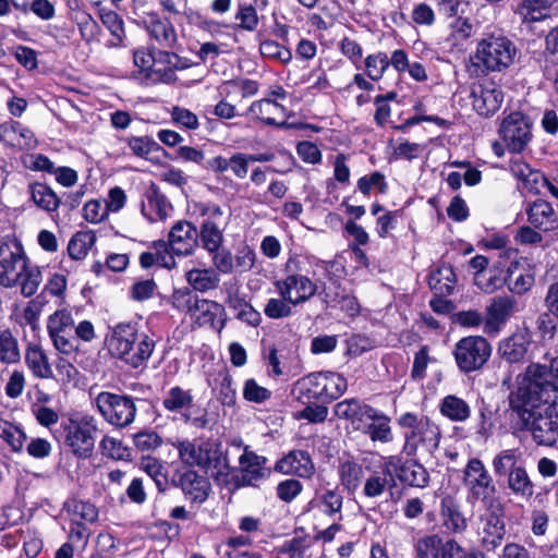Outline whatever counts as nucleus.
Returning <instances> with one entry per match:
<instances>
[{"label": "nucleus", "instance_id": "obj_1", "mask_svg": "<svg viewBox=\"0 0 558 558\" xmlns=\"http://www.w3.org/2000/svg\"><path fill=\"white\" fill-rule=\"evenodd\" d=\"M558 355L530 364L518 376V386L509 395V405L518 416V429L529 430L538 446L558 441Z\"/></svg>", "mask_w": 558, "mask_h": 558}, {"label": "nucleus", "instance_id": "obj_2", "mask_svg": "<svg viewBox=\"0 0 558 558\" xmlns=\"http://www.w3.org/2000/svg\"><path fill=\"white\" fill-rule=\"evenodd\" d=\"M106 341L109 353L131 368L145 366L156 347L155 339L140 331L132 323H120L112 327Z\"/></svg>", "mask_w": 558, "mask_h": 558}, {"label": "nucleus", "instance_id": "obj_3", "mask_svg": "<svg viewBox=\"0 0 558 558\" xmlns=\"http://www.w3.org/2000/svg\"><path fill=\"white\" fill-rule=\"evenodd\" d=\"M398 425L405 429L402 453L426 460L438 449L441 433L427 416H417L412 412L400 415Z\"/></svg>", "mask_w": 558, "mask_h": 558}, {"label": "nucleus", "instance_id": "obj_4", "mask_svg": "<svg viewBox=\"0 0 558 558\" xmlns=\"http://www.w3.org/2000/svg\"><path fill=\"white\" fill-rule=\"evenodd\" d=\"M517 54L514 44L501 32L485 34L478 41L472 64L481 73L502 71L509 68Z\"/></svg>", "mask_w": 558, "mask_h": 558}, {"label": "nucleus", "instance_id": "obj_5", "mask_svg": "<svg viewBox=\"0 0 558 558\" xmlns=\"http://www.w3.org/2000/svg\"><path fill=\"white\" fill-rule=\"evenodd\" d=\"M97 422L90 415L70 417L60 425V438L63 445L80 459H88L95 449Z\"/></svg>", "mask_w": 558, "mask_h": 558}, {"label": "nucleus", "instance_id": "obj_6", "mask_svg": "<svg viewBox=\"0 0 558 558\" xmlns=\"http://www.w3.org/2000/svg\"><path fill=\"white\" fill-rule=\"evenodd\" d=\"M179 457L183 463L190 466H198L213 475H221L228 469V459L218 445L203 441L199 445L189 440L179 441L177 445Z\"/></svg>", "mask_w": 558, "mask_h": 558}, {"label": "nucleus", "instance_id": "obj_7", "mask_svg": "<svg viewBox=\"0 0 558 558\" xmlns=\"http://www.w3.org/2000/svg\"><path fill=\"white\" fill-rule=\"evenodd\" d=\"M143 401L130 395L110 391H102L95 398L96 407L105 421L118 428H125L134 422L137 413L136 402Z\"/></svg>", "mask_w": 558, "mask_h": 558}, {"label": "nucleus", "instance_id": "obj_8", "mask_svg": "<svg viewBox=\"0 0 558 558\" xmlns=\"http://www.w3.org/2000/svg\"><path fill=\"white\" fill-rule=\"evenodd\" d=\"M463 483L468 488L469 502L482 501L486 508L497 505L493 478L480 459L473 458L468 461L463 471Z\"/></svg>", "mask_w": 558, "mask_h": 558}, {"label": "nucleus", "instance_id": "obj_9", "mask_svg": "<svg viewBox=\"0 0 558 558\" xmlns=\"http://www.w3.org/2000/svg\"><path fill=\"white\" fill-rule=\"evenodd\" d=\"M492 355V345L482 336H468L460 339L453 349L458 368L470 374L484 367Z\"/></svg>", "mask_w": 558, "mask_h": 558}, {"label": "nucleus", "instance_id": "obj_10", "mask_svg": "<svg viewBox=\"0 0 558 558\" xmlns=\"http://www.w3.org/2000/svg\"><path fill=\"white\" fill-rule=\"evenodd\" d=\"M29 259L20 241L5 238L0 243V286L16 287Z\"/></svg>", "mask_w": 558, "mask_h": 558}, {"label": "nucleus", "instance_id": "obj_11", "mask_svg": "<svg viewBox=\"0 0 558 558\" xmlns=\"http://www.w3.org/2000/svg\"><path fill=\"white\" fill-rule=\"evenodd\" d=\"M308 398L329 403L341 397L347 388V379L339 373L317 372L301 380Z\"/></svg>", "mask_w": 558, "mask_h": 558}, {"label": "nucleus", "instance_id": "obj_12", "mask_svg": "<svg viewBox=\"0 0 558 558\" xmlns=\"http://www.w3.org/2000/svg\"><path fill=\"white\" fill-rule=\"evenodd\" d=\"M498 132L509 151L521 153L532 138V124L523 113L512 112L502 120Z\"/></svg>", "mask_w": 558, "mask_h": 558}, {"label": "nucleus", "instance_id": "obj_13", "mask_svg": "<svg viewBox=\"0 0 558 558\" xmlns=\"http://www.w3.org/2000/svg\"><path fill=\"white\" fill-rule=\"evenodd\" d=\"M193 62L184 57L179 56L174 51L167 48H155V68L153 73L154 82L171 84L177 81L175 71L186 70L193 66Z\"/></svg>", "mask_w": 558, "mask_h": 558}, {"label": "nucleus", "instance_id": "obj_14", "mask_svg": "<svg viewBox=\"0 0 558 558\" xmlns=\"http://www.w3.org/2000/svg\"><path fill=\"white\" fill-rule=\"evenodd\" d=\"M222 210L219 206L206 208L203 215L206 216L198 230V241L207 252L217 251L223 243V228L221 226Z\"/></svg>", "mask_w": 558, "mask_h": 558}, {"label": "nucleus", "instance_id": "obj_15", "mask_svg": "<svg viewBox=\"0 0 558 558\" xmlns=\"http://www.w3.org/2000/svg\"><path fill=\"white\" fill-rule=\"evenodd\" d=\"M167 243L173 254L191 255L198 244V229L190 221L179 220L170 229Z\"/></svg>", "mask_w": 558, "mask_h": 558}, {"label": "nucleus", "instance_id": "obj_16", "mask_svg": "<svg viewBox=\"0 0 558 558\" xmlns=\"http://www.w3.org/2000/svg\"><path fill=\"white\" fill-rule=\"evenodd\" d=\"M280 295L292 305H299L310 300L317 291V286L302 275H289L286 279L277 281Z\"/></svg>", "mask_w": 558, "mask_h": 558}, {"label": "nucleus", "instance_id": "obj_17", "mask_svg": "<svg viewBox=\"0 0 558 558\" xmlns=\"http://www.w3.org/2000/svg\"><path fill=\"white\" fill-rule=\"evenodd\" d=\"M471 98L474 110L483 117L493 116L499 110L504 100L501 89L494 83L473 86Z\"/></svg>", "mask_w": 558, "mask_h": 558}, {"label": "nucleus", "instance_id": "obj_18", "mask_svg": "<svg viewBox=\"0 0 558 558\" xmlns=\"http://www.w3.org/2000/svg\"><path fill=\"white\" fill-rule=\"evenodd\" d=\"M308 505L329 518L342 519L343 495L338 485H319Z\"/></svg>", "mask_w": 558, "mask_h": 558}, {"label": "nucleus", "instance_id": "obj_19", "mask_svg": "<svg viewBox=\"0 0 558 558\" xmlns=\"http://www.w3.org/2000/svg\"><path fill=\"white\" fill-rule=\"evenodd\" d=\"M143 24L150 38L161 48L175 49L178 46V34L167 17H161L157 13H149L143 20Z\"/></svg>", "mask_w": 558, "mask_h": 558}, {"label": "nucleus", "instance_id": "obj_20", "mask_svg": "<svg viewBox=\"0 0 558 558\" xmlns=\"http://www.w3.org/2000/svg\"><path fill=\"white\" fill-rule=\"evenodd\" d=\"M400 458L389 457L380 468V471L374 472L366 478L363 494L368 498H376L384 494L386 488L392 489L396 486L393 470H397Z\"/></svg>", "mask_w": 558, "mask_h": 558}, {"label": "nucleus", "instance_id": "obj_21", "mask_svg": "<svg viewBox=\"0 0 558 558\" xmlns=\"http://www.w3.org/2000/svg\"><path fill=\"white\" fill-rule=\"evenodd\" d=\"M515 299L511 295H498L493 298L487 306V316L484 322V330L487 333H497L506 322L514 313Z\"/></svg>", "mask_w": 558, "mask_h": 558}, {"label": "nucleus", "instance_id": "obj_22", "mask_svg": "<svg viewBox=\"0 0 558 558\" xmlns=\"http://www.w3.org/2000/svg\"><path fill=\"white\" fill-rule=\"evenodd\" d=\"M275 471L296 475L302 478H310L315 472L314 462L307 451L291 450L276 462Z\"/></svg>", "mask_w": 558, "mask_h": 558}, {"label": "nucleus", "instance_id": "obj_23", "mask_svg": "<svg viewBox=\"0 0 558 558\" xmlns=\"http://www.w3.org/2000/svg\"><path fill=\"white\" fill-rule=\"evenodd\" d=\"M375 408L357 398H349L338 402L333 412L340 420L349 421L355 430H360L362 425L371 417Z\"/></svg>", "mask_w": 558, "mask_h": 558}, {"label": "nucleus", "instance_id": "obj_24", "mask_svg": "<svg viewBox=\"0 0 558 558\" xmlns=\"http://www.w3.org/2000/svg\"><path fill=\"white\" fill-rule=\"evenodd\" d=\"M483 537L482 544L487 550H494L498 547L506 534V526L502 520L501 506L497 502L493 508H487V513L483 518Z\"/></svg>", "mask_w": 558, "mask_h": 558}, {"label": "nucleus", "instance_id": "obj_25", "mask_svg": "<svg viewBox=\"0 0 558 558\" xmlns=\"http://www.w3.org/2000/svg\"><path fill=\"white\" fill-rule=\"evenodd\" d=\"M267 459L258 456L245 447L243 454L239 458V464L242 474L243 485H254L269 475V470L265 466Z\"/></svg>", "mask_w": 558, "mask_h": 558}, {"label": "nucleus", "instance_id": "obj_26", "mask_svg": "<svg viewBox=\"0 0 558 558\" xmlns=\"http://www.w3.org/2000/svg\"><path fill=\"white\" fill-rule=\"evenodd\" d=\"M225 316L226 311L220 303L206 299L199 300L195 307V315H192L199 326H209L218 331L225 327Z\"/></svg>", "mask_w": 558, "mask_h": 558}, {"label": "nucleus", "instance_id": "obj_27", "mask_svg": "<svg viewBox=\"0 0 558 558\" xmlns=\"http://www.w3.org/2000/svg\"><path fill=\"white\" fill-rule=\"evenodd\" d=\"M526 214L529 222L536 229L549 231L557 226L558 218L551 204L543 198L531 203Z\"/></svg>", "mask_w": 558, "mask_h": 558}, {"label": "nucleus", "instance_id": "obj_28", "mask_svg": "<svg viewBox=\"0 0 558 558\" xmlns=\"http://www.w3.org/2000/svg\"><path fill=\"white\" fill-rule=\"evenodd\" d=\"M179 486L184 495L195 502L205 501L210 490L209 481L192 470L185 471L180 475Z\"/></svg>", "mask_w": 558, "mask_h": 558}, {"label": "nucleus", "instance_id": "obj_29", "mask_svg": "<svg viewBox=\"0 0 558 558\" xmlns=\"http://www.w3.org/2000/svg\"><path fill=\"white\" fill-rule=\"evenodd\" d=\"M390 421L387 414L375 409L368 421L362 425L360 432L368 436L374 442H390L393 438Z\"/></svg>", "mask_w": 558, "mask_h": 558}, {"label": "nucleus", "instance_id": "obj_30", "mask_svg": "<svg viewBox=\"0 0 558 558\" xmlns=\"http://www.w3.org/2000/svg\"><path fill=\"white\" fill-rule=\"evenodd\" d=\"M526 464L522 452L518 448L499 451L492 461L494 473L497 477L506 480Z\"/></svg>", "mask_w": 558, "mask_h": 558}, {"label": "nucleus", "instance_id": "obj_31", "mask_svg": "<svg viewBox=\"0 0 558 558\" xmlns=\"http://www.w3.org/2000/svg\"><path fill=\"white\" fill-rule=\"evenodd\" d=\"M278 551L288 555L289 558H325L324 549L317 547L307 536H296L286 541Z\"/></svg>", "mask_w": 558, "mask_h": 558}, {"label": "nucleus", "instance_id": "obj_32", "mask_svg": "<svg viewBox=\"0 0 558 558\" xmlns=\"http://www.w3.org/2000/svg\"><path fill=\"white\" fill-rule=\"evenodd\" d=\"M286 111L287 109L282 105L271 98L254 101L248 108V112L265 124L280 129L288 128L289 124L286 121L278 122L275 117L279 114L286 116Z\"/></svg>", "mask_w": 558, "mask_h": 558}, {"label": "nucleus", "instance_id": "obj_33", "mask_svg": "<svg viewBox=\"0 0 558 558\" xmlns=\"http://www.w3.org/2000/svg\"><path fill=\"white\" fill-rule=\"evenodd\" d=\"M531 345L529 338L523 333H514L499 343L500 357L509 364L522 363Z\"/></svg>", "mask_w": 558, "mask_h": 558}, {"label": "nucleus", "instance_id": "obj_34", "mask_svg": "<svg viewBox=\"0 0 558 558\" xmlns=\"http://www.w3.org/2000/svg\"><path fill=\"white\" fill-rule=\"evenodd\" d=\"M25 363L36 378L49 379L53 377L52 367L49 364L45 351L34 343H29L25 352Z\"/></svg>", "mask_w": 558, "mask_h": 558}, {"label": "nucleus", "instance_id": "obj_35", "mask_svg": "<svg viewBox=\"0 0 558 558\" xmlns=\"http://www.w3.org/2000/svg\"><path fill=\"white\" fill-rule=\"evenodd\" d=\"M457 281L456 272L451 265L441 264L432 270L428 278L429 288L437 295H450Z\"/></svg>", "mask_w": 558, "mask_h": 558}, {"label": "nucleus", "instance_id": "obj_36", "mask_svg": "<svg viewBox=\"0 0 558 558\" xmlns=\"http://www.w3.org/2000/svg\"><path fill=\"white\" fill-rule=\"evenodd\" d=\"M323 293L327 303L339 304L340 308L345 312L348 316L354 317L360 314L357 299L345 293V291L341 289L339 281L336 280L329 288H324Z\"/></svg>", "mask_w": 558, "mask_h": 558}, {"label": "nucleus", "instance_id": "obj_37", "mask_svg": "<svg viewBox=\"0 0 558 558\" xmlns=\"http://www.w3.org/2000/svg\"><path fill=\"white\" fill-rule=\"evenodd\" d=\"M185 279L193 290L202 293L217 289L220 282L219 274L211 267L190 269Z\"/></svg>", "mask_w": 558, "mask_h": 558}, {"label": "nucleus", "instance_id": "obj_38", "mask_svg": "<svg viewBox=\"0 0 558 558\" xmlns=\"http://www.w3.org/2000/svg\"><path fill=\"white\" fill-rule=\"evenodd\" d=\"M395 471L398 478L409 486L423 488L428 485L429 475L426 469L414 460L400 462Z\"/></svg>", "mask_w": 558, "mask_h": 558}, {"label": "nucleus", "instance_id": "obj_39", "mask_svg": "<svg viewBox=\"0 0 558 558\" xmlns=\"http://www.w3.org/2000/svg\"><path fill=\"white\" fill-rule=\"evenodd\" d=\"M555 2L556 0H521L514 13L523 22H538L548 16V11Z\"/></svg>", "mask_w": 558, "mask_h": 558}, {"label": "nucleus", "instance_id": "obj_40", "mask_svg": "<svg viewBox=\"0 0 558 558\" xmlns=\"http://www.w3.org/2000/svg\"><path fill=\"white\" fill-rule=\"evenodd\" d=\"M506 286L515 294H524L535 282L534 275L526 269H520L518 263H511L507 269Z\"/></svg>", "mask_w": 558, "mask_h": 558}, {"label": "nucleus", "instance_id": "obj_41", "mask_svg": "<svg viewBox=\"0 0 558 558\" xmlns=\"http://www.w3.org/2000/svg\"><path fill=\"white\" fill-rule=\"evenodd\" d=\"M441 514L448 530L459 533L466 529V520L460 511V506L451 496L441 499Z\"/></svg>", "mask_w": 558, "mask_h": 558}, {"label": "nucleus", "instance_id": "obj_42", "mask_svg": "<svg viewBox=\"0 0 558 558\" xmlns=\"http://www.w3.org/2000/svg\"><path fill=\"white\" fill-rule=\"evenodd\" d=\"M440 412L452 422H464L471 415V408L463 399L449 395L441 400Z\"/></svg>", "mask_w": 558, "mask_h": 558}, {"label": "nucleus", "instance_id": "obj_43", "mask_svg": "<svg viewBox=\"0 0 558 558\" xmlns=\"http://www.w3.org/2000/svg\"><path fill=\"white\" fill-rule=\"evenodd\" d=\"M21 351L17 338L9 328L0 329V365L20 362Z\"/></svg>", "mask_w": 558, "mask_h": 558}, {"label": "nucleus", "instance_id": "obj_44", "mask_svg": "<svg viewBox=\"0 0 558 558\" xmlns=\"http://www.w3.org/2000/svg\"><path fill=\"white\" fill-rule=\"evenodd\" d=\"M193 400L194 398L190 390L175 386L169 389L162 399V405L169 412L181 413L193 405Z\"/></svg>", "mask_w": 558, "mask_h": 558}, {"label": "nucleus", "instance_id": "obj_45", "mask_svg": "<svg viewBox=\"0 0 558 558\" xmlns=\"http://www.w3.org/2000/svg\"><path fill=\"white\" fill-rule=\"evenodd\" d=\"M507 487L518 497L530 499L534 495V484L527 473L526 464L507 478Z\"/></svg>", "mask_w": 558, "mask_h": 558}, {"label": "nucleus", "instance_id": "obj_46", "mask_svg": "<svg viewBox=\"0 0 558 558\" xmlns=\"http://www.w3.org/2000/svg\"><path fill=\"white\" fill-rule=\"evenodd\" d=\"M99 17L104 26L110 32L112 36L110 46H121L125 37L124 23L122 17L117 12L107 9L99 10Z\"/></svg>", "mask_w": 558, "mask_h": 558}, {"label": "nucleus", "instance_id": "obj_47", "mask_svg": "<svg viewBox=\"0 0 558 558\" xmlns=\"http://www.w3.org/2000/svg\"><path fill=\"white\" fill-rule=\"evenodd\" d=\"M507 278L499 268L474 274V283L485 293H494L506 284Z\"/></svg>", "mask_w": 558, "mask_h": 558}, {"label": "nucleus", "instance_id": "obj_48", "mask_svg": "<svg viewBox=\"0 0 558 558\" xmlns=\"http://www.w3.org/2000/svg\"><path fill=\"white\" fill-rule=\"evenodd\" d=\"M96 242V235L93 231H78L70 240L68 244V253L72 259H83L90 247Z\"/></svg>", "mask_w": 558, "mask_h": 558}, {"label": "nucleus", "instance_id": "obj_49", "mask_svg": "<svg viewBox=\"0 0 558 558\" xmlns=\"http://www.w3.org/2000/svg\"><path fill=\"white\" fill-rule=\"evenodd\" d=\"M338 474L342 486L354 492L363 477V468L355 461L347 460L339 465Z\"/></svg>", "mask_w": 558, "mask_h": 558}, {"label": "nucleus", "instance_id": "obj_50", "mask_svg": "<svg viewBox=\"0 0 558 558\" xmlns=\"http://www.w3.org/2000/svg\"><path fill=\"white\" fill-rule=\"evenodd\" d=\"M31 194L35 204L47 211L56 210L60 204L57 194L48 185L43 183L32 184Z\"/></svg>", "mask_w": 558, "mask_h": 558}, {"label": "nucleus", "instance_id": "obj_51", "mask_svg": "<svg viewBox=\"0 0 558 558\" xmlns=\"http://www.w3.org/2000/svg\"><path fill=\"white\" fill-rule=\"evenodd\" d=\"M434 4L439 17L446 21L462 17L470 5L466 0H434Z\"/></svg>", "mask_w": 558, "mask_h": 558}, {"label": "nucleus", "instance_id": "obj_52", "mask_svg": "<svg viewBox=\"0 0 558 558\" xmlns=\"http://www.w3.org/2000/svg\"><path fill=\"white\" fill-rule=\"evenodd\" d=\"M147 204L150 208L155 209L158 219L163 220L168 217L169 211L172 210V205L167 197L160 192L159 187L151 182L145 192Z\"/></svg>", "mask_w": 558, "mask_h": 558}, {"label": "nucleus", "instance_id": "obj_53", "mask_svg": "<svg viewBox=\"0 0 558 558\" xmlns=\"http://www.w3.org/2000/svg\"><path fill=\"white\" fill-rule=\"evenodd\" d=\"M199 300L189 288L175 289L171 295L172 306L191 316L195 315V307H197Z\"/></svg>", "mask_w": 558, "mask_h": 558}, {"label": "nucleus", "instance_id": "obj_54", "mask_svg": "<svg viewBox=\"0 0 558 558\" xmlns=\"http://www.w3.org/2000/svg\"><path fill=\"white\" fill-rule=\"evenodd\" d=\"M43 281L41 270L37 265L28 264L27 269L23 271L21 281L17 284L21 287V293L25 298L33 296Z\"/></svg>", "mask_w": 558, "mask_h": 558}, {"label": "nucleus", "instance_id": "obj_55", "mask_svg": "<svg viewBox=\"0 0 558 558\" xmlns=\"http://www.w3.org/2000/svg\"><path fill=\"white\" fill-rule=\"evenodd\" d=\"M229 307L236 313V318L251 326H257L260 323L259 312L242 298L235 296L230 299Z\"/></svg>", "mask_w": 558, "mask_h": 558}, {"label": "nucleus", "instance_id": "obj_56", "mask_svg": "<svg viewBox=\"0 0 558 558\" xmlns=\"http://www.w3.org/2000/svg\"><path fill=\"white\" fill-rule=\"evenodd\" d=\"M388 68L389 58L386 52L379 51L377 53L368 54L365 58L366 75L372 81H379Z\"/></svg>", "mask_w": 558, "mask_h": 558}, {"label": "nucleus", "instance_id": "obj_57", "mask_svg": "<svg viewBox=\"0 0 558 558\" xmlns=\"http://www.w3.org/2000/svg\"><path fill=\"white\" fill-rule=\"evenodd\" d=\"M444 541L434 534L421 538L416 544L417 558H441Z\"/></svg>", "mask_w": 558, "mask_h": 558}, {"label": "nucleus", "instance_id": "obj_58", "mask_svg": "<svg viewBox=\"0 0 558 558\" xmlns=\"http://www.w3.org/2000/svg\"><path fill=\"white\" fill-rule=\"evenodd\" d=\"M142 469L151 477L159 492L166 490L168 478L163 465L157 459H143Z\"/></svg>", "mask_w": 558, "mask_h": 558}, {"label": "nucleus", "instance_id": "obj_59", "mask_svg": "<svg viewBox=\"0 0 558 558\" xmlns=\"http://www.w3.org/2000/svg\"><path fill=\"white\" fill-rule=\"evenodd\" d=\"M73 318L66 311H57L49 316L47 329L49 336L56 333H64L65 331H73Z\"/></svg>", "mask_w": 558, "mask_h": 558}, {"label": "nucleus", "instance_id": "obj_60", "mask_svg": "<svg viewBox=\"0 0 558 558\" xmlns=\"http://www.w3.org/2000/svg\"><path fill=\"white\" fill-rule=\"evenodd\" d=\"M75 21L83 40L90 43L96 39L100 27L90 14L86 12L76 13Z\"/></svg>", "mask_w": 558, "mask_h": 558}, {"label": "nucleus", "instance_id": "obj_61", "mask_svg": "<svg viewBox=\"0 0 558 558\" xmlns=\"http://www.w3.org/2000/svg\"><path fill=\"white\" fill-rule=\"evenodd\" d=\"M211 255L213 268L218 274H231L234 269V259L230 250L220 247L217 251L208 252Z\"/></svg>", "mask_w": 558, "mask_h": 558}, {"label": "nucleus", "instance_id": "obj_62", "mask_svg": "<svg viewBox=\"0 0 558 558\" xmlns=\"http://www.w3.org/2000/svg\"><path fill=\"white\" fill-rule=\"evenodd\" d=\"M243 397L248 402L263 403L270 399L271 391L250 378L244 383Z\"/></svg>", "mask_w": 558, "mask_h": 558}, {"label": "nucleus", "instance_id": "obj_63", "mask_svg": "<svg viewBox=\"0 0 558 558\" xmlns=\"http://www.w3.org/2000/svg\"><path fill=\"white\" fill-rule=\"evenodd\" d=\"M259 51L264 57L272 58L287 63L291 60L290 50L275 40H265L259 46Z\"/></svg>", "mask_w": 558, "mask_h": 558}, {"label": "nucleus", "instance_id": "obj_64", "mask_svg": "<svg viewBox=\"0 0 558 558\" xmlns=\"http://www.w3.org/2000/svg\"><path fill=\"white\" fill-rule=\"evenodd\" d=\"M290 302L281 299H269L267 304L265 305L264 313L267 317L271 319H280L284 317H289L292 315V308L290 306Z\"/></svg>", "mask_w": 558, "mask_h": 558}]
</instances>
